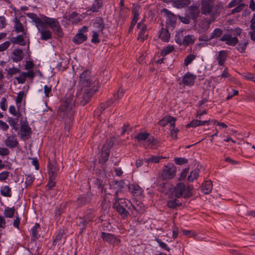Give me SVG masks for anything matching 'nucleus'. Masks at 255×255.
<instances>
[{
  "label": "nucleus",
  "instance_id": "obj_1",
  "mask_svg": "<svg viewBox=\"0 0 255 255\" xmlns=\"http://www.w3.org/2000/svg\"><path fill=\"white\" fill-rule=\"evenodd\" d=\"M74 96L71 94H67L64 101L59 108L58 113L63 118L68 117L71 112L72 105L75 103Z\"/></svg>",
  "mask_w": 255,
  "mask_h": 255
},
{
  "label": "nucleus",
  "instance_id": "obj_2",
  "mask_svg": "<svg viewBox=\"0 0 255 255\" xmlns=\"http://www.w3.org/2000/svg\"><path fill=\"white\" fill-rule=\"evenodd\" d=\"M192 190L190 186H186L183 183H179L174 187L173 193L177 198L183 197L187 198L192 195Z\"/></svg>",
  "mask_w": 255,
  "mask_h": 255
},
{
  "label": "nucleus",
  "instance_id": "obj_3",
  "mask_svg": "<svg viewBox=\"0 0 255 255\" xmlns=\"http://www.w3.org/2000/svg\"><path fill=\"white\" fill-rule=\"evenodd\" d=\"M214 0H202L201 2V12L203 14L210 15L212 17L217 13L214 11Z\"/></svg>",
  "mask_w": 255,
  "mask_h": 255
},
{
  "label": "nucleus",
  "instance_id": "obj_4",
  "mask_svg": "<svg viewBox=\"0 0 255 255\" xmlns=\"http://www.w3.org/2000/svg\"><path fill=\"white\" fill-rule=\"evenodd\" d=\"M93 85V80L91 79L90 72L88 70H85L80 76L79 85L81 89L92 88Z\"/></svg>",
  "mask_w": 255,
  "mask_h": 255
},
{
  "label": "nucleus",
  "instance_id": "obj_5",
  "mask_svg": "<svg viewBox=\"0 0 255 255\" xmlns=\"http://www.w3.org/2000/svg\"><path fill=\"white\" fill-rule=\"evenodd\" d=\"M176 167L173 164L165 165L161 173L160 176L163 180H169L175 176Z\"/></svg>",
  "mask_w": 255,
  "mask_h": 255
},
{
  "label": "nucleus",
  "instance_id": "obj_6",
  "mask_svg": "<svg viewBox=\"0 0 255 255\" xmlns=\"http://www.w3.org/2000/svg\"><path fill=\"white\" fill-rule=\"evenodd\" d=\"M88 213L90 214L89 217L88 215H85L83 218L79 217L77 220V223L81 229H84L86 224L93 218V213L92 210H89Z\"/></svg>",
  "mask_w": 255,
  "mask_h": 255
},
{
  "label": "nucleus",
  "instance_id": "obj_7",
  "mask_svg": "<svg viewBox=\"0 0 255 255\" xmlns=\"http://www.w3.org/2000/svg\"><path fill=\"white\" fill-rule=\"evenodd\" d=\"M82 90L84 91V94L80 102L82 106H84L89 102L91 97L95 93V91L92 88H86Z\"/></svg>",
  "mask_w": 255,
  "mask_h": 255
},
{
  "label": "nucleus",
  "instance_id": "obj_8",
  "mask_svg": "<svg viewBox=\"0 0 255 255\" xmlns=\"http://www.w3.org/2000/svg\"><path fill=\"white\" fill-rule=\"evenodd\" d=\"M27 15L35 23L36 27L37 29H39L40 27L45 28V20L43 21L37 14L34 13H28L27 14Z\"/></svg>",
  "mask_w": 255,
  "mask_h": 255
},
{
  "label": "nucleus",
  "instance_id": "obj_9",
  "mask_svg": "<svg viewBox=\"0 0 255 255\" xmlns=\"http://www.w3.org/2000/svg\"><path fill=\"white\" fill-rule=\"evenodd\" d=\"M214 21V18L213 17L211 18H206L203 19L199 23V30L201 32H205L207 31L209 29L211 23Z\"/></svg>",
  "mask_w": 255,
  "mask_h": 255
},
{
  "label": "nucleus",
  "instance_id": "obj_10",
  "mask_svg": "<svg viewBox=\"0 0 255 255\" xmlns=\"http://www.w3.org/2000/svg\"><path fill=\"white\" fill-rule=\"evenodd\" d=\"M137 28L139 30L137 39L141 42H143L147 38V34H146L147 27L144 24L139 22L137 24Z\"/></svg>",
  "mask_w": 255,
  "mask_h": 255
},
{
  "label": "nucleus",
  "instance_id": "obj_11",
  "mask_svg": "<svg viewBox=\"0 0 255 255\" xmlns=\"http://www.w3.org/2000/svg\"><path fill=\"white\" fill-rule=\"evenodd\" d=\"M15 134L9 135L4 141L5 145L10 148H14L18 144Z\"/></svg>",
  "mask_w": 255,
  "mask_h": 255
},
{
  "label": "nucleus",
  "instance_id": "obj_12",
  "mask_svg": "<svg viewBox=\"0 0 255 255\" xmlns=\"http://www.w3.org/2000/svg\"><path fill=\"white\" fill-rule=\"evenodd\" d=\"M101 237L104 241L110 244H115L120 242L119 239H117L114 235L111 234L102 232Z\"/></svg>",
  "mask_w": 255,
  "mask_h": 255
},
{
  "label": "nucleus",
  "instance_id": "obj_13",
  "mask_svg": "<svg viewBox=\"0 0 255 255\" xmlns=\"http://www.w3.org/2000/svg\"><path fill=\"white\" fill-rule=\"evenodd\" d=\"M196 78V76L190 73H187L183 77L182 82L186 86H191L194 85Z\"/></svg>",
  "mask_w": 255,
  "mask_h": 255
},
{
  "label": "nucleus",
  "instance_id": "obj_14",
  "mask_svg": "<svg viewBox=\"0 0 255 255\" xmlns=\"http://www.w3.org/2000/svg\"><path fill=\"white\" fill-rule=\"evenodd\" d=\"M220 40L222 41H225L226 44L231 46H235L239 42L237 37H232L229 34H224L220 39Z\"/></svg>",
  "mask_w": 255,
  "mask_h": 255
},
{
  "label": "nucleus",
  "instance_id": "obj_15",
  "mask_svg": "<svg viewBox=\"0 0 255 255\" xmlns=\"http://www.w3.org/2000/svg\"><path fill=\"white\" fill-rule=\"evenodd\" d=\"M162 11L165 12L167 15L166 24L168 26L174 27L176 23L175 16L165 8H163Z\"/></svg>",
  "mask_w": 255,
  "mask_h": 255
},
{
  "label": "nucleus",
  "instance_id": "obj_16",
  "mask_svg": "<svg viewBox=\"0 0 255 255\" xmlns=\"http://www.w3.org/2000/svg\"><path fill=\"white\" fill-rule=\"evenodd\" d=\"M31 133V129L27 125H21L20 130V134L21 138L24 140L29 138Z\"/></svg>",
  "mask_w": 255,
  "mask_h": 255
},
{
  "label": "nucleus",
  "instance_id": "obj_17",
  "mask_svg": "<svg viewBox=\"0 0 255 255\" xmlns=\"http://www.w3.org/2000/svg\"><path fill=\"white\" fill-rule=\"evenodd\" d=\"M175 119L171 116H165L162 119L159 121L158 124L162 127L166 126L168 124H169L170 127L171 126H175Z\"/></svg>",
  "mask_w": 255,
  "mask_h": 255
},
{
  "label": "nucleus",
  "instance_id": "obj_18",
  "mask_svg": "<svg viewBox=\"0 0 255 255\" xmlns=\"http://www.w3.org/2000/svg\"><path fill=\"white\" fill-rule=\"evenodd\" d=\"M93 26L96 29V31L102 33L103 29L105 27L103 19L99 17L96 18L93 22Z\"/></svg>",
  "mask_w": 255,
  "mask_h": 255
},
{
  "label": "nucleus",
  "instance_id": "obj_19",
  "mask_svg": "<svg viewBox=\"0 0 255 255\" xmlns=\"http://www.w3.org/2000/svg\"><path fill=\"white\" fill-rule=\"evenodd\" d=\"M210 123V120H206L202 121L200 119L193 120L190 123L186 125L187 128L193 127L196 128L200 126H204L206 124L209 125Z\"/></svg>",
  "mask_w": 255,
  "mask_h": 255
},
{
  "label": "nucleus",
  "instance_id": "obj_20",
  "mask_svg": "<svg viewBox=\"0 0 255 255\" xmlns=\"http://www.w3.org/2000/svg\"><path fill=\"white\" fill-rule=\"evenodd\" d=\"M46 28L40 27L37 29L41 34V39L43 40H47L52 38V33L49 30L46 29Z\"/></svg>",
  "mask_w": 255,
  "mask_h": 255
},
{
  "label": "nucleus",
  "instance_id": "obj_21",
  "mask_svg": "<svg viewBox=\"0 0 255 255\" xmlns=\"http://www.w3.org/2000/svg\"><path fill=\"white\" fill-rule=\"evenodd\" d=\"M12 60L15 62H18L22 60L24 57V54L22 50L20 49H14L12 52Z\"/></svg>",
  "mask_w": 255,
  "mask_h": 255
},
{
  "label": "nucleus",
  "instance_id": "obj_22",
  "mask_svg": "<svg viewBox=\"0 0 255 255\" xmlns=\"http://www.w3.org/2000/svg\"><path fill=\"white\" fill-rule=\"evenodd\" d=\"M201 190L205 194H209L213 189V184L211 180H208L204 182L201 187Z\"/></svg>",
  "mask_w": 255,
  "mask_h": 255
},
{
  "label": "nucleus",
  "instance_id": "obj_23",
  "mask_svg": "<svg viewBox=\"0 0 255 255\" xmlns=\"http://www.w3.org/2000/svg\"><path fill=\"white\" fill-rule=\"evenodd\" d=\"M113 206L116 209L117 211L121 215L123 218L126 219L128 217L129 213L124 207L120 206L119 204H114Z\"/></svg>",
  "mask_w": 255,
  "mask_h": 255
},
{
  "label": "nucleus",
  "instance_id": "obj_24",
  "mask_svg": "<svg viewBox=\"0 0 255 255\" xmlns=\"http://www.w3.org/2000/svg\"><path fill=\"white\" fill-rule=\"evenodd\" d=\"M190 16L193 20H196L199 16L200 10L196 6H191L188 8Z\"/></svg>",
  "mask_w": 255,
  "mask_h": 255
},
{
  "label": "nucleus",
  "instance_id": "obj_25",
  "mask_svg": "<svg viewBox=\"0 0 255 255\" xmlns=\"http://www.w3.org/2000/svg\"><path fill=\"white\" fill-rule=\"evenodd\" d=\"M45 28H46V24L49 25L53 30L56 28L59 24V22L56 19L49 18L45 17Z\"/></svg>",
  "mask_w": 255,
  "mask_h": 255
},
{
  "label": "nucleus",
  "instance_id": "obj_26",
  "mask_svg": "<svg viewBox=\"0 0 255 255\" xmlns=\"http://www.w3.org/2000/svg\"><path fill=\"white\" fill-rule=\"evenodd\" d=\"M45 28H46V24L49 25L53 30L56 28L59 24V22L56 19L49 18L45 17Z\"/></svg>",
  "mask_w": 255,
  "mask_h": 255
},
{
  "label": "nucleus",
  "instance_id": "obj_27",
  "mask_svg": "<svg viewBox=\"0 0 255 255\" xmlns=\"http://www.w3.org/2000/svg\"><path fill=\"white\" fill-rule=\"evenodd\" d=\"M48 170H49V173H48L49 177H52L56 178L58 169L57 167V165L55 163L49 164Z\"/></svg>",
  "mask_w": 255,
  "mask_h": 255
},
{
  "label": "nucleus",
  "instance_id": "obj_28",
  "mask_svg": "<svg viewBox=\"0 0 255 255\" xmlns=\"http://www.w3.org/2000/svg\"><path fill=\"white\" fill-rule=\"evenodd\" d=\"M190 3V0H176L173 1V5L178 8L187 6Z\"/></svg>",
  "mask_w": 255,
  "mask_h": 255
},
{
  "label": "nucleus",
  "instance_id": "obj_29",
  "mask_svg": "<svg viewBox=\"0 0 255 255\" xmlns=\"http://www.w3.org/2000/svg\"><path fill=\"white\" fill-rule=\"evenodd\" d=\"M87 37L83 33L78 32L73 38V41L77 44L82 43L85 41Z\"/></svg>",
  "mask_w": 255,
  "mask_h": 255
},
{
  "label": "nucleus",
  "instance_id": "obj_30",
  "mask_svg": "<svg viewBox=\"0 0 255 255\" xmlns=\"http://www.w3.org/2000/svg\"><path fill=\"white\" fill-rule=\"evenodd\" d=\"M159 37L163 41L165 42H168L170 39V34L167 28L162 27Z\"/></svg>",
  "mask_w": 255,
  "mask_h": 255
},
{
  "label": "nucleus",
  "instance_id": "obj_31",
  "mask_svg": "<svg viewBox=\"0 0 255 255\" xmlns=\"http://www.w3.org/2000/svg\"><path fill=\"white\" fill-rule=\"evenodd\" d=\"M128 188L134 196H137L141 194L142 189L138 185L131 184L129 186Z\"/></svg>",
  "mask_w": 255,
  "mask_h": 255
},
{
  "label": "nucleus",
  "instance_id": "obj_32",
  "mask_svg": "<svg viewBox=\"0 0 255 255\" xmlns=\"http://www.w3.org/2000/svg\"><path fill=\"white\" fill-rule=\"evenodd\" d=\"M227 56V54L226 51L222 50L219 52V54L217 57V60L219 65L223 66L224 64Z\"/></svg>",
  "mask_w": 255,
  "mask_h": 255
},
{
  "label": "nucleus",
  "instance_id": "obj_33",
  "mask_svg": "<svg viewBox=\"0 0 255 255\" xmlns=\"http://www.w3.org/2000/svg\"><path fill=\"white\" fill-rule=\"evenodd\" d=\"M10 41L14 44H17L22 46L26 45L25 42L22 35H18L16 37H13L11 38Z\"/></svg>",
  "mask_w": 255,
  "mask_h": 255
},
{
  "label": "nucleus",
  "instance_id": "obj_34",
  "mask_svg": "<svg viewBox=\"0 0 255 255\" xmlns=\"http://www.w3.org/2000/svg\"><path fill=\"white\" fill-rule=\"evenodd\" d=\"M14 22L15 23L14 29L15 31L17 33L22 32L23 34H25L26 32L24 31V29L22 24L20 22L19 20L18 19L17 17L14 18Z\"/></svg>",
  "mask_w": 255,
  "mask_h": 255
},
{
  "label": "nucleus",
  "instance_id": "obj_35",
  "mask_svg": "<svg viewBox=\"0 0 255 255\" xmlns=\"http://www.w3.org/2000/svg\"><path fill=\"white\" fill-rule=\"evenodd\" d=\"M245 37L246 38L244 40L241 41L238 46L236 47L237 49L241 53H244L245 51L247 46L249 43L248 39L245 35Z\"/></svg>",
  "mask_w": 255,
  "mask_h": 255
},
{
  "label": "nucleus",
  "instance_id": "obj_36",
  "mask_svg": "<svg viewBox=\"0 0 255 255\" xmlns=\"http://www.w3.org/2000/svg\"><path fill=\"white\" fill-rule=\"evenodd\" d=\"M2 196L7 197H10L12 195L11 188L7 185L2 186L0 190Z\"/></svg>",
  "mask_w": 255,
  "mask_h": 255
},
{
  "label": "nucleus",
  "instance_id": "obj_37",
  "mask_svg": "<svg viewBox=\"0 0 255 255\" xmlns=\"http://www.w3.org/2000/svg\"><path fill=\"white\" fill-rule=\"evenodd\" d=\"M140 6L134 4L132 8V13L133 14V17L132 20H134L135 22L137 21L138 19V15L140 13Z\"/></svg>",
  "mask_w": 255,
  "mask_h": 255
},
{
  "label": "nucleus",
  "instance_id": "obj_38",
  "mask_svg": "<svg viewBox=\"0 0 255 255\" xmlns=\"http://www.w3.org/2000/svg\"><path fill=\"white\" fill-rule=\"evenodd\" d=\"M110 152L109 149L105 150L102 148L101 157L99 159V162L100 163L104 164L108 160Z\"/></svg>",
  "mask_w": 255,
  "mask_h": 255
},
{
  "label": "nucleus",
  "instance_id": "obj_39",
  "mask_svg": "<svg viewBox=\"0 0 255 255\" xmlns=\"http://www.w3.org/2000/svg\"><path fill=\"white\" fill-rule=\"evenodd\" d=\"M67 19L72 23H76L80 20V18L78 16V13L76 12H72L71 14L68 15Z\"/></svg>",
  "mask_w": 255,
  "mask_h": 255
},
{
  "label": "nucleus",
  "instance_id": "obj_40",
  "mask_svg": "<svg viewBox=\"0 0 255 255\" xmlns=\"http://www.w3.org/2000/svg\"><path fill=\"white\" fill-rule=\"evenodd\" d=\"M181 203L177 199L171 200L167 202V206L170 208L174 209L180 206Z\"/></svg>",
  "mask_w": 255,
  "mask_h": 255
},
{
  "label": "nucleus",
  "instance_id": "obj_41",
  "mask_svg": "<svg viewBox=\"0 0 255 255\" xmlns=\"http://www.w3.org/2000/svg\"><path fill=\"white\" fill-rule=\"evenodd\" d=\"M102 6V2L101 0H95L90 8V10L93 12H97L99 9Z\"/></svg>",
  "mask_w": 255,
  "mask_h": 255
},
{
  "label": "nucleus",
  "instance_id": "obj_42",
  "mask_svg": "<svg viewBox=\"0 0 255 255\" xmlns=\"http://www.w3.org/2000/svg\"><path fill=\"white\" fill-rule=\"evenodd\" d=\"M39 224L38 223H35L34 227L32 228V237L31 240L33 241H35L38 238L37 229L39 228Z\"/></svg>",
  "mask_w": 255,
  "mask_h": 255
},
{
  "label": "nucleus",
  "instance_id": "obj_43",
  "mask_svg": "<svg viewBox=\"0 0 255 255\" xmlns=\"http://www.w3.org/2000/svg\"><path fill=\"white\" fill-rule=\"evenodd\" d=\"M114 138H111L107 140L106 143L103 146L102 149L104 150L109 149L110 152L111 149L114 144Z\"/></svg>",
  "mask_w": 255,
  "mask_h": 255
},
{
  "label": "nucleus",
  "instance_id": "obj_44",
  "mask_svg": "<svg viewBox=\"0 0 255 255\" xmlns=\"http://www.w3.org/2000/svg\"><path fill=\"white\" fill-rule=\"evenodd\" d=\"M194 42V38L193 35H186L183 38V44L184 45L188 46V45L190 44L193 43Z\"/></svg>",
  "mask_w": 255,
  "mask_h": 255
},
{
  "label": "nucleus",
  "instance_id": "obj_45",
  "mask_svg": "<svg viewBox=\"0 0 255 255\" xmlns=\"http://www.w3.org/2000/svg\"><path fill=\"white\" fill-rule=\"evenodd\" d=\"M199 176V170L195 169L190 172V175L188 176V180L190 182L193 181L196 179Z\"/></svg>",
  "mask_w": 255,
  "mask_h": 255
},
{
  "label": "nucleus",
  "instance_id": "obj_46",
  "mask_svg": "<svg viewBox=\"0 0 255 255\" xmlns=\"http://www.w3.org/2000/svg\"><path fill=\"white\" fill-rule=\"evenodd\" d=\"M183 31H180L177 32L175 37V40L176 43H178L180 45H182L183 44V41L184 35L182 33Z\"/></svg>",
  "mask_w": 255,
  "mask_h": 255
},
{
  "label": "nucleus",
  "instance_id": "obj_47",
  "mask_svg": "<svg viewBox=\"0 0 255 255\" xmlns=\"http://www.w3.org/2000/svg\"><path fill=\"white\" fill-rule=\"evenodd\" d=\"M90 201V198L87 196H82L78 198L77 204L79 206H83L89 203Z\"/></svg>",
  "mask_w": 255,
  "mask_h": 255
},
{
  "label": "nucleus",
  "instance_id": "obj_48",
  "mask_svg": "<svg viewBox=\"0 0 255 255\" xmlns=\"http://www.w3.org/2000/svg\"><path fill=\"white\" fill-rule=\"evenodd\" d=\"M148 136L149 134L147 132H139L135 137V138L137 140L138 142H140L147 139Z\"/></svg>",
  "mask_w": 255,
  "mask_h": 255
},
{
  "label": "nucleus",
  "instance_id": "obj_49",
  "mask_svg": "<svg viewBox=\"0 0 255 255\" xmlns=\"http://www.w3.org/2000/svg\"><path fill=\"white\" fill-rule=\"evenodd\" d=\"M14 208L7 207L4 210V215L7 218H12L14 216Z\"/></svg>",
  "mask_w": 255,
  "mask_h": 255
},
{
  "label": "nucleus",
  "instance_id": "obj_50",
  "mask_svg": "<svg viewBox=\"0 0 255 255\" xmlns=\"http://www.w3.org/2000/svg\"><path fill=\"white\" fill-rule=\"evenodd\" d=\"M223 33V31L218 28H216L212 32L210 39H212L213 38H217L219 37Z\"/></svg>",
  "mask_w": 255,
  "mask_h": 255
},
{
  "label": "nucleus",
  "instance_id": "obj_51",
  "mask_svg": "<svg viewBox=\"0 0 255 255\" xmlns=\"http://www.w3.org/2000/svg\"><path fill=\"white\" fill-rule=\"evenodd\" d=\"M8 122L12 129L15 131H17L18 129L17 122L15 121L14 119L12 118H8Z\"/></svg>",
  "mask_w": 255,
  "mask_h": 255
},
{
  "label": "nucleus",
  "instance_id": "obj_52",
  "mask_svg": "<svg viewBox=\"0 0 255 255\" xmlns=\"http://www.w3.org/2000/svg\"><path fill=\"white\" fill-rule=\"evenodd\" d=\"M174 48L173 47V46L172 45H168L167 46H166V47H165L164 48H163L161 51V54L163 56H165L167 54H168L169 53H171V52H172L174 50Z\"/></svg>",
  "mask_w": 255,
  "mask_h": 255
},
{
  "label": "nucleus",
  "instance_id": "obj_53",
  "mask_svg": "<svg viewBox=\"0 0 255 255\" xmlns=\"http://www.w3.org/2000/svg\"><path fill=\"white\" fill-rule=\"evenodd\" d=\"M170 136L173 139H176L177 138V133L179 130L175 128V126H171L170 127Z\"/></svg>",
  "mask_w": 255,
  "mask_h": 255
},
{
  "label": "nucleus",
  "instance_id": "obj_54",
  "mask_svg": "<svg viewBox=\"0 0 255 255\" xmlns=\"http://www.w3.org/2000/svg\"><path fill=\"white\" fill-rule=\"evenodd\" d=\"M196 56L194 54L188 55L185 59L184 64L185 66H188L192 63V62L195 59Z\"/></svg>",
  "mask_w": 255,
  "mask_h": 255
},
{
  "label": "nucleus",
  "instance_id": "obj_55",
  "mask_svg": "<svg viewBox=\"0 0 255 255\" xmlns=\"http://www.w3.org/2000/svg\"><path fill=\"white\" fill-rule=\"evenodd\" d=\"M155 240L157 242V243L159 244V246L161 248L168 252L170 251V248L167 246V245L165 243L162 242L161 240H160L158 238H156Z\"/></svg>",
  "mask_w": 255,
  "mask_h": 255
},
{
  "label": "nucleus",
  "instance_id": "obj_56",
  "mask_svg": "<svg viewBox=\"0 0 255 255\" xmlns=\"http://www.w3.org/2000/svg\"><path fill=\"white\" fill-rule=\"evenodd\" d=\"M125 94V91L122 89L120 88L117 94L114 95V99L115 100H119L121 99V98L124 96Z\"/></svg>",
  "mask_w": 255,
  "mask_h": 255
},
{
  "label": "nucleus",
  "instance_id": "obj_57",
  "mask_svg": "<svg viewBox=\"0 0 255 255\" xmlns=\"http://www.w3.org/2000/svg\"><path fill=\"white\" fill-rule=\"evenodd\" d=\"M100 32L98 31H93L91 42L94 43H98L100 42L98 38Z\"/></svg>",
  "mask_w": 255,
  "mask_h": 255
},
{
  "label": "nucleus",
  "instance_id": "obj_58",
  "mask_svg": "<svg viewBox=\"0 0 255 255\" xmlns=\"http://www.w3.org/2000/svg\"><path fill=\"white\" fill-rule=\"evenodd\" d=\"M20 72V70L17 68H9L7 70V75L9 76V77H11L12 75H15L17 73Z\"/></svg>",
  "mask_w": 255,
  "mask_h": 255
},
{
  "label": "nucleus",
  "instance_id": "obj_59",
  "mask_svg": "<svg viewBox=\"0 0 255 255\" xmlns=\"http://www.w3.org/2000/svg\"><path fill=\"white\" fill-rule=\"evenodd\" d=\"M174 161L176 164L178 165H182L185 163H186L188 161L187 159L186 158H182V157H176L174 158Z\"/></svg>",
  "mask_w": 255,
  "mask_h": 255
},
{
  "label": "nucleus",
  "instance_id": "obj_60",
  "mask_svg": "<svg viewBox=\"0 0 255 255\" xmlns=\"http://www.w3.org/2000/svg\"><path fill=\"white\" fill-rule=\"evenodd\" d=\"M53 31L59 37H62L63 35L62 29L60 26V24L57 26V27H56V28L53 29Z\"/></svg>",
  "mask_w": 255,
  "mask_h": 255
},
{
  "label": "nucleus",
  "instance_id": "obj_61",
  "mask_svg": "<svg viewBox=\"0 0 255 255\" xmlns=\"http://www.w3.org/2000/svg\"><path fill=\"white\" fill-rule=\"evenodd\" d=\"M17 81L18 83L19 84H23L25 82L26 80V76L25 75V72H22L21 74L19 77H17L15 78Z\"/></svg>",
  "mask_w": 255,
  "mask_h": 255
},
{
  "label": "nucleus",
  "instance_id": "obj_62",
  "mask_svg": "<svg viewBox=\"0 0 255 255\" xmlns=\"http://www.w3.org/2000/svg\"><path fill=\"white\" fill-rule=\"evenodd\" d=\"M245 5H246L245 3H240L236 8H235L232 10V13L240 12L242 10V9L245 6Z\"/></svg>",
  "mask_w": 255,
  "mask_h": 255
},
{
  "label": "nucleus",
  "instance_id": "obj_63",
  "mask_svg": "<svg viewBox=\"0 0 255 255\" xmlns=\"http://www.w3.org/2000/svg\"><path fill=\"white\" fill-rule=\"evenodd\" d=\"M10 44V42L7 41L4 42V43L0 44V52L3 51L7 49V48L9 46Z\"/></svg>",
  "mask_w": 255,
  "mask_h": 255
},
{
  "label": "nucleus",
  "instance_id": "obj_64",
  "mask_svg": "<svg viewBox=\"0 0 255 255\" xmlns=\"http://www.w3.org/2000/svg\"><path fill=\"white\" fill-rule=\"evenodd\" d=\"M55 179L56 177H49V181L47 184L49 189H51L55 186L56 183Z\"/></svg>",
  "mask_w": 255,
  "mask_h": 255
}]
</instances>
